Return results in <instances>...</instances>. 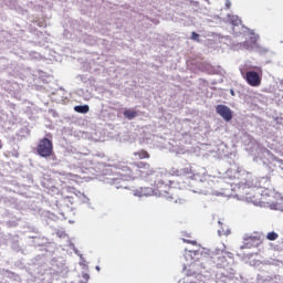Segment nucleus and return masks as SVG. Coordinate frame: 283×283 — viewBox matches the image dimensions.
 Returning <instances> with one entry per match:
<instances>
[{"instance_id":"nucleus-1","label":"nucleus","mask_w":283,"mask_h":283,"mask_svg":"<svg viewBox=\"0 0 283 283\" xmlns=\"http://www.w3.org/2000/svg\"><path fill=\"white\" fill-rule=\"evenodd\" d=\"M255 207H265L274 211H283V198L281 193L264 189L261 192L247 197Z\"/></svg>"},{"instance_id":"nucleus-2","label":"nucleus","mask_w":283,"mask_h":283,"mask_svg":"<svg viewBox=\"0 0 283 283\" xmlns=\"http://www.w3.org/2000/svg\"><path fill=\"white\" fill-rule=\"evenodd\" d=\"M67 193H71L70 196H66L62 198L61 200V208L66 209V211H72L74 205H85V202H90V198L85 196V193L76 190L74 187L67 188Z\"/></svg>"},{"instance_id":"nucleus-3","label":"nucleus","mask_w":283,"mask_h":283,"mask_svg":"<svg viewBox=\"0 0 283 283\" xmlns=\"http://www.w3.org/2000/svg\"><path fill=\"white\" fill-rule=\"evenodd\" d=\"M250 70L244 73V71H241V75L243 76L245 83L250 85L251 87H260L262 85V67L260 66H250Z\"/></svg>"},{"instance_id":"nucleus-4","label":"nucleus","mask_w":283,"mask_h":283,"mask_svg":"<svg viewBox=\"0 0 283 283\" xmlns=\"http://www.w3.org/2000/svg\"><path fill=\"white\" fill-rule=\"evenodd\" d=\"M36 151L41 158H50L54 156V144L48 137H43L36 146Z\"/></svg>"},{"instance_id":"nucleus-5","label":"nucleus","mask_w":283,"mask_h":283,"mask_svg":"<svg viewBox=\"0 0 283 283\" xmlns=\"http://www.w3.org/2000/svg\"><path fill=\"white\" fill-rule=\"evenodd\" d=\"M120 180H136V178L140 177V172H136L134 167L132 166H122L117 171Z\"/></svg>"},{"instance_id":"nucleus-6","label":"nucleus","mask_w":283,"mask_h":283,"mask_svg":"<svg viewBox=\"0 0 283 283\" xmlns=\"http://www.w3.org/2000/svg\"><path fill=\"white\" fill-rule=\"evenodd\" d=\"M132 167L135 169L136 174H139V176H154V174H156L154 168H151V165L146 161L133 163Z\"/></svg>"},{"instance_id":"nucleus-7","label":"nucleus","mask_w":283,"mask_h":283,"mask_svg":"<svg viewBox=\"0 0 283 283\" xmlns=\"http://www.w3.org/2000/svg\"><path fill=\"white\" fill-rule=\"evenodd\" d=\"M171 191V187L163 181H158L155 186V188L153 189V193L155 196H157L158 198H174L170 195Z\"/></svg>"},{"instance_id":"nucleus-8","label":"nucleus","mask_w":283,"mask_h":283,"mask_svg":"<svg viewBox=\"0 0 283 283\" xmlns=\"http://www.w3.org/2000/svg\"><path fill=\"white\" fill-rule=\"evenodd\" d=\"M216 112L227 123H229L233 118V113L231 112V108H229V106H227V105H217Z\"/></svg>"},{"instance_id":"nucleus-9","label":"nucleus","mask_w":283,"mask_h":283,"mask_svg":"<svg viewBox=\"0 0 283 283\" xmlns=\"http://www.w3.org/2000/svg\"><path fill=\"white\" fill-rule=\"evenodd\" d=\"M133 156H135V158H138V160H145L150 158L149 153L145 149H140L138 151L133 153Z\"/></svg>"},{"instance_id":"nucleus-10","label":"nucleus","mask_w":283,"mask_h":283,"mask_svg":"<svg viewBox=\"0 0 283 283\" xmlns=\"http://www.w3.org/2000/svg\"><path fill=\"white\" fill-rule=\"evenodd\" d=\"M74 112H77V114H87L90 112V105L75 106Z\"/></svg>"},{"instance_id":"nucleus-11","label":"nucleus","mask_w":283,"mask_h":283,"mask_svg":"<svg viewBox=\"0 0 283 283\" xmlns=\"http://www.w3.org/2000/svg\"><path fill=\"white\" fill-rule=\"evenodd\" d=\"M124 116L128 118V120H132V118H136L138 116V113L136 111L127 109L124 112Z\"/></svg>"},{"instance_id":"nucleus-12","label":"nucleus","mask_w":283,"mask_h":283,"mask_svg":"<svg viewBox=\"0 0 283 283\" xmlns=\"http://www.w3.org/2000/svg\"><path fill=\"white\" fill-rule=\"evenodd\" d=\"M280 238V234H277L275 231L269 232L266 234V240H270L271 242L277 240Z\"/></svg>"},{"instance_id":"nucleus-13","label":"nucleus","mask_w":283,"mask_h":283,"mask_svg":"<svg viewBox=\"0 0 283 283\" xmlns=\"http://www.w3.org/2000/svg\"><path fill=\"white\" fill-rule=\"evenodd\" d=\"M244 241L245 242H260V237L258 235H249V237H245L244 238Z\"/></svg>"},{"instance_id":"nucleus-14","label":"nucleus","mask_w":283,"mask_h":283,"mask_svg":"<svg viewBox=\"0 0 283 283\" xmlns=\"http://www.w3.org/2000/svg\"><path fill=\"white\" fill-rule=\"evenodd\" d=\"M191 39H192V41H200V34H198L196 32H192L191 33Z\"/></svg>"},{"instance_id":"nucleus-15","label":"nucleus","mask_w":283,"mask_h":283,"mask_svg":"<svg viewBox=\"0 0 283 283\" xmlns=\"http://www.w3.org/2000/svg\"><path fill=\"white\" fill-rule=\"evenodd\" d=\"M184 242H186V244H192V247H196V244H198V241H195V240L184 239Z\"/></svg>"},{"instance_id":"nucleus-16","label":"nucleus","mask_w":283,"mask_h":283,"mask_svg":"<svg viewBox=\"0 0 283 283\" xmlns=\"http://www.w3.org/2000/svg\"><path fill=\"white\" fill-rule=\"evenodd\" d=\"M82 277H83V280H85V282H90V274L83 273Z\"/></svg>"},{"instance_id":"nucleus-17","label":"nucleus","mask_w":283,"mask_h":283,"mask_svg":"<svg viewBox=\"0 0 283 283\" xmlns=\"http://www.w3.org/2000/svg\"><path fill=\"white\" fill-rule=\"evenodd\" d=\"M0 149H3V143L0 139Z\"/></svg>"},{"instance_id":"nucleus-18","label":"nucleus","mask_w":283,"mask_h":283,"mask_svg":"<svg viewBox=\"0 0 283 283\" xmlns=\"http://www.w3.org/2000/svg\"><path fill=\"white\" fill-rule=\"evenodd\" d=\"M96 271H101V268H99V266H96Z\"/></svg>"},{"instance_id":"nucleus-19","label":"nucleus","mask_w":283,"mask_h":283,"mask_svg":"<svg viewBox=\"0 0 283 283\" xmlns=\"http://www.w3.org/2000/svg\"><path fill=\"white\" fill-rule=\"evenodd\" d=\"M80 283H87V281H81Z\"/></svg>"}]
</instances>
